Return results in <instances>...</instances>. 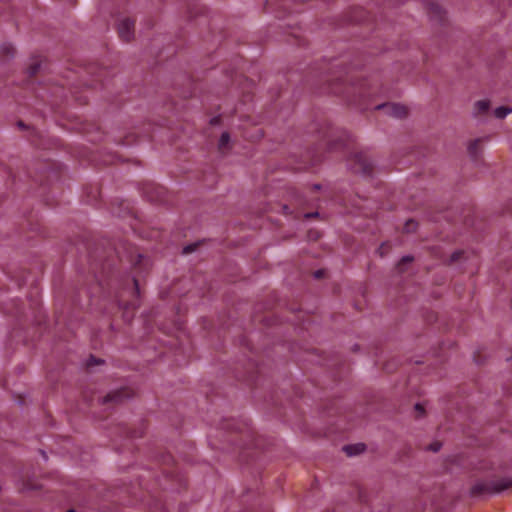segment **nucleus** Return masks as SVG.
I'll return each mask as SVG.
<instances>
[{
	"instance_id": "nucleus-10",
	"label": "nucleus",
	"mask_w": 512,
	"mask_h": 512,
	"mask_svg": "<svg viewBox=\"0 0 512 512\" xmlns=\"http://www.w3.org/2000/svg\"><path fill=\"white\" fill-rule=\"evenodd\" d=\"M230 141V135L227 132L222 133L219 139V148L224 149Z\"/></svg>"
},
{
	"instance_id": "nucleus-8",
	"label": "nucleus",
	"mask_w": 512,
	"mask_h": 512,
	"mask_svg": "<svg viewBox=\"0 0 512 512\" xmlns=\"http://www.w3.org/2000/svg\"><path fill=\"white\" fill-rule=\"evenodd\" d=\"M512 113V108L508 106H500L494 110V115L498 119H504Z\"/></svg>"
},
{
	"instance_id": "nucleus-15",
	"label": "nucleus",
	"mask_w": 512,
	"mask_h": 512,
	"mask_svg": "<svg viewBox=\"0 0 512 512\" xmlns=\"http://www.w3.org/2000/svg\"><path fill=\"white\" fill-rule=\"evenodd\" d=\"M322 275H323V271L322 270H318V271L315 272V277L316 278H320Z\"/></svg>"
},
{
	"instance_id": "nucleus-19",
	"label": "nucleus",
	"mask_w": 512,
	"mask_h": 512,
	"mask_svg": "<svg viewBox=\"0 0 512 512\" xmlns=\"http://www.w3.org/2000/svg\"><path fill=\"white\" fill-rule=\"evenodd\" d=\"M134 284L137 286V281H134ZM136 292H138V288L136 287Z\"/></svg>"
},
{
	"instance_id": "nucleus-16",
	"label": "nucleus",
	"mask_w": 512,
	"mask_h": 512,
	"mask_svg": "<svg viewBox=\"0 0 512 512\" xmlns=\"http://www.w3.org/2000/svg\"><path fill=\"white\" fill-rule=\"evenodd\" d=\"M415 407L417 410H420L421 412L423 411L422 407L419 404H417Z\"/></svg>"
},
{
	"instance_id": "nucleus-7",
	"label": "nucleus",
	"mask_w": 512,
	"mask_h": 512,
	"mask_svg": "<svg viewBox=\"0 0 512 512\" xmlns=\"http://www.w3.org/2000/svg\"><path fill=\"white\" fill-rule=\"evenodd\" d=\"M365 450V445L362 443L356 444V445H346L343 447V451L348 456H355L360 453H362Z\"/></svg>"
},
{
	"instance_id": "nucleus-18",
	"label": "nucleus",
	"mask_w": 512,
	"mask_h": 512,
	"mask_svg": "<svg viewBox=\"0 0 512 512\" xmlns=\"http://www.w3.org/2000/svg\"><path fill=\"white\" fill-rule=\"evenodd\" d=\"M438 449H439V446H434V447H433V450H434V451H438Z\"/></svg>"
},
{
	"instance_id": "nucleus-5",
	"label": "nucleus",
	"mask_w": 512,
	"mask_h": 512,
	"mask_svg": "<svg viewBox=\"0 0 512 512\" xmlns=\"http://www.w3.org/2000/svg\"><path fill=\"white\" fill-rule=\"evenodd\" d=\"M490 109V102L488 100H478L473 105V116L479 117L486 114Z\"/></svg>"
},
{
	"instance_id": "nucleus-2",
	"label": "nucleus",
	"mask_w": 512,
	"mask_h": 512,
	"mask_svg": "<svg viewBox=\"0 0 512 512\" xmlns=\"http://www.w3.org/2000/svg\"><path fill=\"white\" fill-rule=\"evenodd\" d=\"M376 108L382 109L386 115L392 116L395 118H402V117L406 116V114H407L406 107L401 104H396V103L378 105Z\"/></svg>"
},
{
	"instance_id": "nucleus-1",
	"label": "nucleus",
	"mask_w": 512,
	"mask_h": 512,
	"mask_svg": "<svg viewBox=\"0 0 512 512\" xmlns=\"http://www.w3.org/2000/svg\"><path fill=\"white\" fill-rule=\"evenodd\" d=\"M510 487H512V479L510 478L479 481L472 486L471 494L477 496L481 494L500 493Z\"/></svg>"
},
{
	"instance_id": "nucleus-14",
	"label": "nucleus",
	"mask_w": 512,
	"mask_h": 512,
	"mask_svg": "<svg viewBox=\"0 0 512 512\" xmlns=\"http://www.w3.org/2000/svg\"><path fill=\"white\" fill-rule=\"evenodd\" d=\"M412 260H413V258H412L411 256H404V257L402 258V261H403V262H411Z\"/></svg>"
},
{
	"instance_id": "nucleus-6",
	"label": "nucleus",
	"mask_w": 512,
	"mask_h": 512,
	"mask_svg": "<svg viewBox=\"0 0 512 512\" xmlns=\"http://www.w3.org/2000/svg\"><path fill=\"white\" fill-rule=\"evenodd\" d=\"M481 141H482L481 138H477L468 143V146H467L468 153L474 159H476L480 153L479 146H480Z\"/></svg>"
},
{
	"instance_id": "nucleus-3",
	"label": "nucleus",
	"mask_w": 512,
	"mask_h": 512,
	"mask_svg": "<svg viewBox=\"0 0 512 512\" xmlns=\"http://www.w3.org/2000/svg\"><path fill=\"white\" fill-rule=\"evenodd\" d=\"M134 21L124 18L118 23V33L121 39L129 41L133 36Z\"/></svg>"
},
{
	"instance_id": "nucleus-17",
	"label": "nucleus",
	"mask_w": 512,
	"mask_h": 512,
	"mask_svg": "<svg viewBox=\"0 0 512 512\" xmlns=\"http://www.w3.org/2000/svg\"><path fill=\"white\" fill-rule=\"evenodd\" d=\"M318 215V213H314V214H306V217H311V216H316Z\"/></svg>"
},
{
	"instance_id": "nucleus-12",
	"label": "nucleus",
	"mask_w": 512,
	"mask_h": 512,
	"mask_svg": "<svg viewBox=\"0 0 512 512\" xmlns=\"http://www.w3.org/2000/svg\"><path fill=\"white\" fill-rule=\"evenodd\" d=\"M463 254L462 251H456L454 252L452 255H451V261L454 262V261H457L460 256Z\"/></svg>"
},
{
	"instance_id": "nucleus-11",
	"label": "nucleus",
	"mask_w": 512,
	"mask_h": 512,
	"mask_svg": "<svg viewBox=\"0 0 512 512\" xmlns=\"http://www.w3.org/2000/svg\"><path fill=\"white\" fill-rule=\"evenodd\" d=\"M39 64L38 63H34L32 64L29 68H28V73L29 75L33 76L37 73L38 69H39Z\"/></svg>"
},
{
	"instance_id": "nucleus-13",
	"label": "nucleus",
	"mask_w": 512,
	"mask_h": 512,
	"mask_svg": "<svg viewBox=\"0 0 512 512\" xmlns=\"http://www.w3.org/2000/svg\"><path fill=\"white\" fill-rule=\"evenodd\" d=\"M196 245H188L183 248V253L187 254L195 250Z\"/></svg>"
},
{
	"instance_id": "nucleus-4",
	"label": "nucleus",
	"mask_w": 512,
	"mask_h": 512,
	"mask_svg": "<svg viewBox=\"0 0 512 512\" xmlns=\"http://www.w3.org/2000/svg\"><path fill=\"white\" fill-rule=\"evenodd\" d=\"M353 161H354V163L352 164V169L356 173L366 174V173L370 172L371 164L364 155H362V154L355 155Z\"/></svg>"
},
{
	"instance_id": "nucleus-9",
	"label": "nucleus",
	"mask_w": 512,
	"mask_h": 512,
	"mask_svg": "<svg viewBox=\"0 0 512 512\" xmlns=\"http://www.w3.org/2000/svg\"><path fill=\"white\" fill-rule=\"evenodd\" d=\"M417 229V223L410 219L408 221H406L405 225H404V231L406 233H412V232H415Z\"/></svg>"
}]
</instances>
